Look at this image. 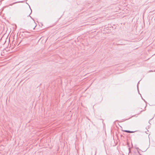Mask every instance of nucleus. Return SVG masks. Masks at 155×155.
<instances>
[{
  "mask_svg": "<svg viewBox=\"0 0 155 155\" xmlns=\"http://www.w3.org/2000/svg\"><path fill=\"white\" fill-rule=\"evenodd\" d=\"M21 2V1L15 2H14V3H12V4H10L9 5L12 6V5H13L16 4L17 3H20V2Z\"/></svg>",
  "mask_w": 155,
  "mask_h": 155,
  "instance_id": "f257e3e1",
  "label": "nucleus"
},
{
  "mask_svg": "<svg viewBox=\"0 0 155 155\" xmlns=\"http://www.w3.org/2000/svg\"><path fill=\"white\" fill-rule=\"evenodd\" d=\"M124 131L125 132H126L127 133H133L134 132V131L128 130H125Z\"/></svg>",
  "mask_w": 155,
  "mask_h": 155,
  "instance_id": "f03ea898",
  "label": "nucleus"
},
{
  "mask_svg": "<svg viewBox=\"0 0 155 155\" xmlns=\"http://www.w3.org/2000/svg\"><path fill=\"white\" fill-rule=\"evenodd\" d=\"M32 24H34V25L35 26H34V28H33V29H35V27H36V25H35V23L34 22H33V23Z\"/></svg>",
  "mask_w": 155,
  "mask_h": 155,
  "instance_id": "7ed1b4c3",
  "label": "nucleus"
}]
</instances>
